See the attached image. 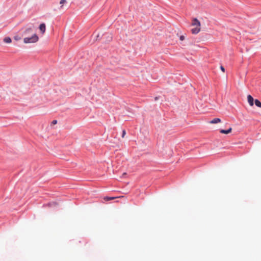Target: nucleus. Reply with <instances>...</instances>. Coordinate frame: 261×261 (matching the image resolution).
I'll use <instances>...</instances> for the list:
<instances>
[{
    "instance_id": "obj_1",
    "label": "nucleus",
    "mask_w": 261,
    "mask_h": 261,
    "mask_svg": "<svg viewBox=\"0 0 261 261\" xmlns=\"http://www.w3.org/2000/svg\"><path fill=\"white\" fill-rule=\"evenodd\" d=\"M192 25L195 28L191 30V32L193 34H197L200 31V22L197 18H194L192 20Z\"/></svg>"
},
{
    "instance_id": "obj_2",
    "label": "nucleus",
    "mask_w": 261,
    "mask_h": 261,
    "mask_svg": "<svg viewBox=\"0 0 261 261\" xmlns=\"http://www.w3.org/2000/svg\"><path fill=\"white\" fill-rule=\"evenodd\" d=\"M39 40V37L35 33L33 34L31 37L25 36L23 38L24 43H33L37 42Z\"/></svg>"
},
{
    "instance_id": "obj_3",
    "label": "nucleus",
    "mask_w": 261,
    "mask_h": 261,
    "mask_svg": "<svg viewBox=\"0 0 261 261\" xmlns=\"http://www.w3.org/2000/svg\"><path fill=\"white\" fill-rule=\"evenodd\" d=\"M33 32V29L31 27L26 28L24 31L23 32L22 36H28L29 35L31 34Z\"/></svg>"
},
{
    "instance_id": "obj_4",
    "label": "nucleus",
    "mask_w": 261,
    "mask_h": 261,
    "mask_svg": "<svg viewBox=\"0 0 261 261\" xmlns=\"http://www.w3.org/2000/svg\"><path fill=\"white\" fill-rule=\"evenodd\" d=\"M247 100L250 106H252L253 105V98L250 95H248L247 96Z\"/></svg>"
},
{
    "instance_id": "obj_5",
    "label": "nucleus",
    "mask_w": 261,
    "mask_h": 261,
    "mask_svg": "<svg viewBox=\"0 0 261 261\" xmlns=\"http://www.w3.org/2000/svg\"><path fill=\"white\" fill-rule=\"evenodd\" d=\"M39 30L42 34L44 33L46 30L45 24L44 23H41L39 26Z\"/></svg>"
},
{
    "instance_id": "obj_6",
    "label": "nucleus",
    "mask_w": 261,
    "mask_h": 261,
    "mask_svg": "<svg viewBox=\"0 0 261 261\" xmlns=\"http://www.w3.org/2000/svg\"><path fill=\"white\" fill-rule=\"evenodd\" d=\"M122 197H123V196H120L119 197H105L104 198V200L106 201H109V200L115 199L117 198H122Z\"/></svg>"
},
{
    "instance_id": "obj_7",
    "label": "nucleus",
    "mask_w": 261,
    "mask_h": 261,
    "mask_svg": "<svg viewBox=\"0 0 261 261\" xmlns=\"http://www.w3.org/2000/svg\"><path fill=\"white\" fill-rule=\"evenodd\" d=\"M231 130H232V128L231 127H230L227 130H224V129H221L220 130V132L221 133V134H228L230 133L231 132Z\"/></svg>"
},
{
    "instance_id": "obj_8",
    "label": "nucleus",
    "mask_w": 261,
    "mask_h": 261,
    "mask_svg": "<svg viewBox=\"0 0 261 261\" xmlns=\"http://www.w3.org/2000/svg\"><path fill=\"white\" fill-rule=\"evenodd\" d=\"M221 122V119L220 118H214L212 120H211L210 121V123L215 124V123H219Z\"/></svg>"
},
{
    "instance_id": "obj_9",
    "label": "nucleus",
    "mask_w": 261,
    "mask_h": 261,
    "mask_svg": "<svg viewBox=\"0 0 261 261\" xmlns=\"http://www.w3.org/2000/svg\"><path fill=\"white\" fill-rule=\"evenodd\" d=\"M4 41L7 43H10L11 42L12 40L10 37H8L4 38Z\"/></svg>"
},
{
    "instance_id": "obj_10",
    "label": "nucleus",
    "mask_w": 261,
    "mask_h": 261,
    "mask_svg": "<svg viewBox=\"0 0 261 261\" xmlns=\"http://www.w3.org/2000/svg\"><path fill=\"white\" fill-rule=\"evenodd\" d=\"M67 1L66 0H61L60 2V4L61 5L60 9H62L63 8L64 4H66Z\"/></svg>"
},
{
    "instance_id": "obj_11",
    "label": "nucleus",
    "mask_w": 261,
    "mask_h": 261,
    "mask_svg": "<svg viewBox=\"0 0 261 261\" xmlns=\"http://www.w3.org/2000/svg\"><path fill=\"white\" fill-rule=\"evenodd\" d=\"M255 105L259 108H261V102L258 99H255L254 101Z\"/></svg>"
},
{
    "instance_id": "obj_12",
    "label": "nucleus",
    "mask_w": 261,
    "mask_h": 261,
    "mask_svg": "<svg viewBox=\"0 0 261 261\" xmlns=\"http://www.w3.org/2000/svg\"><path fill=\"white\" fill-rule=\"evenodd\" d=\"M14 39L15 40L18 41L21 39V37L18 35H16L14 36Z\"/></svg>"
},
{
    "instance_id": "obj_13",
    "label": "nucleus",
    "mask_w": 261,
    "mask_h": 261,
    "mask_svg": "<svg viewBox=\"0 0 261 261\" xmlns=\"http://www.w3.org/2000/svg\"><path fill=\"white\" fill-rule=\"evenodd\" d=\"M108 35V39H109L108 41H111L112 40V37L111 35V34H109H109H105V35Z\"/></svg>"
},
{
    "instance_id": "obj_14",
    "label": "nucleus",
    "mask_w": 261,
    "mask_h": 261,
    "mask_svg": "<svg viewBox=\"0 0 261 261\" xmlns=\"http://www.w3.org/2000/svg\"><path fill=\"white\" fill-rule=\"evenodd\" d=\"M126 134V132H125V130H123V132H122V138H124V136Z\"/></svg>"
},
{
    "instance_id": "obj_15",
    "label": "nucleus",
    "mask_w": 261,
    "mask_h": 261,
    "mask_svg": "<svg viewBox=\"0 0 261 261\" xmlns=\"http://www.w3.org/2000/svg\"><path fill=\"white\" fill-rule=\"evenodd\" d=\"M51 123L54 125L57 123V121L56 120H54L52 121Z\"/></svg>"
},
{
    "instance_id": "obj_16",
    "label": "nucleus",
    "mask_w": 261,
    "mask_h": 261,
    "mask_svg": "<svg viewBox=\"0 0 261 261\" xmlns=\"http://www.w3.org/2000/svg\"><path fill=\"white\" fill-rule=\"evenodd\" d=\"M220 69H221V70L223 72H225V68H224V67H223V66H221L220 67Z\"/></svg>"
},
{
    "instance_id": "obj_17",
    "label": "nucleus",
    "mask_w": 261,
    "mask_h": 261,
    "mask_svg": "<svg viewBox=\"0 0 261 261\" xmlns=\"http://www.w3.org/2000/svg\"><path fill=\"white\" fill-rule=\"evenodd\" d=\"M185 39V37L184 36H180V40L182 41Z\"/></svg>"
},
{
    "instance_id": "obj_18",
    "label": "nucleus",
    "mask_w": 261,
    "mask_h": 261,
    "mask_svg": "<svg viewBox=\"0 0 261 261\" xmlns=\"http://www.w3.org/2000/svg\"><path fill=\"white\" fill-rule=\"evenodd\" d=\"M48 205H49V206H51V205H56V203H55V202H53V203H49V204H48Z\"/></svg>"
},
{
    "instance_id": "obj_19",
    "label": "nucleus",
    "mask_w": 261,
    "mask_h": 261,
    "mask_svg": "<svg viewBox=\"0 0 261 261\" xmlns=\"http://www.w3.org/2000/svg\"><path fill=\"white\" fill-rule=\"evenodd\" d=\"M126 175V173L124 172L123 173L122 176H124Z\"/></svg>"
}]
</instances>
